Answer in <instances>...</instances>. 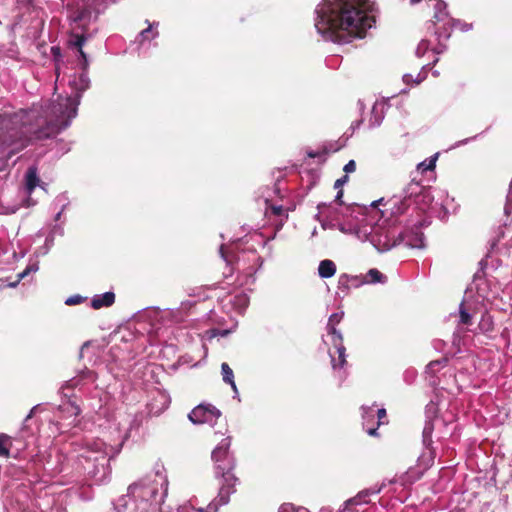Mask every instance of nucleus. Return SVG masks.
Returning a JSON list of instances; mask_svg holds the SVG:
<instances>
[{
	"mask_svg": "<svg viewBox=\"0 0 512 512\" xmlns=\"http://www.w3.org/2000/svg\"><path fill=\"white\" fill-rule=\"evenodd\" d=\"M113 0H77L71 7L69 18L75 25L74 28L83 30V34L75 35L71 44L78 49L80 55V66L82 72L69 78V86L73 94L66 98L58 97L56 103L50 105L44 115H39L38 109L33 107L28 111H20L10 118L0 116V126L8 128L9 124L20 125L19 132L21 136L31 139L48 136L49 133L43 132L42 127L47 125L52 131H60L69 126L71 120L77 115V108L80 103L82 93L89 87L90 80L87 76L89 66L88 58L82 47L87 38L90 24L94 23L99 14L102 13L109 2Z\"/></svg>",
	"mask_w": 512,
	"mask_h": 512,
	"instance_id": "f257e3e1",
	"label": "nucleus"
},
{
	"mask_svg": "<svg viewBox=\"0 0 512 512\" xmlns=\"http://www.w3.org/2000/svg\"><path fill=\"white\" fill-rule=\"evenodd\" d=\"M373 12L371 0H322L315 9L314 26L325 41L349 43L373 26Z\"/></svg>",
	"mask_w": 512,
	"mask_h": 512,
	"instance_id": "f03ea898",
	"label": "nucleus"
},
{
	"mask_svg": "<svg viewBox=\"0 0 512 512\" xmlns=\"http://www.w3.org/2000/svg\"><path fill=\"white\" fill-rule=\"evenodd\" d=\"M129 421L117 428L116 434L111 439L91 438L85 439L77 445V460L84 472L95 483L104 482L109 475V462L119 454L123 443L128 438Z\"/></svg>",
	"mask_w": 512,
	"mask_h": 512,
	"instance_id": "7ed1b4c3",
	"label": "nucleus"
},
{
	"mask_svg": "<svg viewBox=\"0 0 512 512\" xmlns=\"http://www.w3.org/2000/svg\"><path fill=\"white\" fill-rule=\"evenodd\" d=\"M167 491L168 477L162 468L130 485L127 494L119 497L114 506L117 512H164Z\"/></svg>",
	"mask_w": 512,
	"mask_h": 512,
	"instance_id": "20e7f679",
	"label": "nucleus"
},
{
	"mask_svg": "<svg viewBox=\"0 0 512 512\" xmlns=\"http://www.w3.org/2000/svg\"><path fill=\"white\" fill-rule=\"evenodd\" d=\"M342 196L343 192L340 190L333 203L319 204L317 217L323 229L338 228L342 233L356 237L365 215L360 206L344 205L340 201Z\"/></svg>",
	"mask_w": 512,
	"mask_h": 512,
	"instance_id": "39448f33",
	"label": "nucleus"
},
{
	"mask_svg": "<svg viewBox=\"0 0 512 512\" xmlns=\"http://www.w3.org/2000/svg\"><path fill=\"white\" fill-rule=\"evenodd\" d=\"M356 238L362 242L369 241L379 252H386L401 244L403 229L399 222L388 218L378 219L374 224L365 220L356 232Z\"/></svg>",
	"mask_w": 512,
	"mask_h": 512,
	"instance_id": "423d86ee",
	"label": "nucleus"
},
{
	"mask_svg": "<svg viewBox=\"0 0 512 512\" xmlns=\"http://www.w3.org/2000/svg\"><path fill=\"white\" fill-rule=\"evenodd\" d=\"M214 462V474L219 483L217 497L210 502V509L218 510L221 506L228 504L230 496L236 492V485L239 479L234 474L236 466L235 459H223Z\"/></svg>",
	"mask_w": 512,
	"mask_h": 512,
	"instance_id": "0eeeda50",
	"label": "nucleus"
},
{
	"mask_svg": "<svg viewBox=\"0 0 512 512\" xmlns=\"http://www.w3.org/2000/svg\"><path fill=\"white\" fill-rule=\"evenodd\" d=\"M371 206L375 214L374 217L379 215V219L388 218L398 222V217L405 212L409 203H407L405 199H402V196L393 195L388 199L380 198L373 201Z\"/></svg>",
	"mask_w": 512,
	"mask_h": 512,
	"instance_id": "6e6552de",
	"label": "nucleus"
},
{
	"mask_svg": "<svg viewBox=\"0 0 512 512\" xmlns=\"http://www.w3.org/2000/svg\"><path fill=\"white\" fill-rule=\"evenodd\" d=\"M343 316H344L343 311L333 313L329 317V320L327 323L328 336L330 337V341L332 342L333 346L336 349V353L338 354V362H336V358H335L334 354H332L330 352L332 367L334 370H336L338 368L339 369L343 368L346 363V353H345L346 349L343 345V337H342V334L339 331H337L336 327H335L337 324L340 323Z\"/></svg>",
	"mask_w": 512,
	"mask_h": 512,
	"instance_id": "1a4fd4ad",
	"label": "nucleus"
},
{
	"mask_svg": "<svg viewBox=\"0 0 512 512\" xmlns=\"http://www.w3.org/2000/svg\"><path fill=\"white\" fill-rule=\"evenodd\" d=\"M220 416L221 412L219 409L211 404L204 403L197 405L188 414L189 420L195 425L209 424L213 426Z\"/></svg>",
	"mask_w": 512,
	"mask_h": 512,
	"instance_id": "9d476101",
	"label": "nucleus"
},
{
	"mask_svg": "<svg viewBox=\"0 0 512 512\" xmlns=\"http://www.w3.org/2000/svg\"><path fill=\"white\" fill-rule=\"evenodd\" d=\"M443 403L435 402L434 400H431L427 405L425 409V415H426V422L425 426L423 428V443L428 446L431 444L432 439V433L435 427V424L440 422L441 418L439 419L437 417V413L441 410L440 406H442Z\"/></svg>",
	"mask_w": 512,
	"mask_h": 512,
	"instance_id": "9b49d317",
	"label": "nucleus"
},
{
	"mask_svg": "<svg viewBox=\"0 0 512 512\" xmlns=\"http://www.w3.org/2000/svg\"><path fill=\"white\" fill-rule=\"evenodd\" d=\"M380 491L381 488H370L360 491L356 496L345 501L340 512H364V507L370 503V496L376 495Z\"/></svg>",
	"mask_w": 512,
	"mask_h": 512,
	"instance_id": "f8f14e48",
	"label": "nucleus"
},
{
	"mask_svg": "<svg viewBox=\"0 0 512 512\" xmlns=\"http://www.w3.org/2000/svg\"><path fill=\"white\" fill-rule=\"evenodd\" d=\"M402 199H405L410 204L411 199L414 197L415 202L418 204L420 201H430L432 195L431 190L424 188L419 182L412 180L403 190Z\"/></svg>",
	"mask_w": 512,
	"mask_h": 512,
	"instance_id": "ddd939ff",
	"label": "nucleus"
},
{
	"mask_svg": "<svg viewBox=\"0 0 512 512\" xmlns=\"http://www.w3.org/2000/svg\"><path fill=\"white\" fill-rule=\"evenodd\" d=\"M433 3V8L435 10L434 12V24L443 23L444 32L440 33L436 31L435 33L438 34V37L444 36L446 39L449 38L450 34L448 33L446 26L453 24H460L459 21H454L453 19L449 18L448 13L446 12V4L441 0H431Z\"/></svg>",
	"mask_w": 512,
	"mask_h": 512,
	"instance_id": "4468645a",
	"label": "nucleus"
},
{
	"mask_svg": "<svg viewBox=\"0 0 512 512\" xmlns=\"http://www.w3.org/2000/svg\"><path fill=\"white\" fill-rule=\"evenodd\" d=\"M362 418H363V427L366 432L371 436L377 435V426L374 423L375 421V407L372 406H362Z\"/></svg>",
	"mask_w": 512,
	"mask_h": 512,
	"instance_id": "2eb2a0df",
	"label": "nucleus"
},
{
	"mask_svg": "<svg viewBox=\"0 0 512 512\" xmlns=\"http://www.w3.org/2000/svg\"><path fill=\"white\" fill-rule=\"evenodd\" d=\"M37 506L40 512H66L53 496L41 497L37 501Z\"/></svg>",
	"mask_w": 512,
	"mask_h": 512,
	"instance_id": "dca6fc26",
	"label": "nucleus"
},
{
	"mask_svg": "<svg viewBox=\"0 0 512 512\" xmlns=\"http://www.w3.org/2000/svg\"><path fill=\"white\" fill-rule=\"evenodd\" d=\"M403 238L402 243H405V245L410 248L424 247V235L419 229L412 230L406 234L403 232Z\"/></svg>",
	"mask_w": 512,
	"mask_h": 512,
	"instance_id": "f3484780",
	"label": "nucleus"
},
{
	"mask_svg": "<svg viewBox=\"0 0 512 512\" xmlns=\"http://www.w3.org/2000/svg\"><path fill=\"white\" fill-rule=\"evenodd\" d=\"M230 444H231L230 437H226V438L222 439L221 442L212 451V455H211L212 460L217 461V460L234 458L229 453Z\"/></svg>",
	"mask_w": 512,
	"mask_h": 512,
	"instance_id": "a211bd4d",
	"label": "nucleus"
},
{
	"mask_svg": "<svg viewBox=\"0 0 512 512\" xmlns=\"http://www.w3.org/2000/svg\"><path fill=\"white\" fill-rule=\"evenodd\" d=\"M158 26L157 22L150 24L146 29L142 30L135 39V42L141 48L149 43L152 39H155L158 36V31L156 30Z\"/></svg>",
	"mask_w": 512,
	"mask_h": 512,
	"instance_id": "6ab92c4d",
	"label": "nucleus"
},
{
	"mask_svg": "<svg viewBox=\"0 0 512 512\" xmlns=\"http://www.w3.org/2000/svg\"><path fill=\"white\" fill-rule=\"evenodd\" d=\"M115 302V294L113 292H105L100 295H95L91 300V306L94 309L109 307Z\"/></svg>",
	"mask_w": 512,
	"mask_h": 512,
	"instance_id": "aec40b11",
	"label": "nucleus"
},
{
	"mask_svg": "<svg viewBox=\"0 0 512 512\" xmlns=\"http://www.w3.org/2000/svg\"><path fill=\"white\" fill-rule=\"evenodd\" d=\"M336 273V265L332 260L325 259L319 263L318 274L321 278H331Z\"/></svg>",
	"mask_w": 512,
	"mask_h": 512,
	"instance_id": "412c9836",
	"label": "nucleus"
},
{
	"mask_svg": "<svg viewBox=\"0 0 512 512\" xmlns=\"http://www.w3.org/2000/svg\"><path fill=\"white\" fill-rule=\"evenodd\" d=\"M25 180L27 193L31 194L36 186H38L40 181L37 175L36 167L32 166L27 170Z\"/></svg>",
	"mask_w": 512,
	"mask_h": 512,
	"instance_id": "4be33fe9",
	"label": "nucleus"
},
{
	"mask_svg": "<svg viewBox=\"0 0 512 512\" xmlns=\"http://www.w3.org/2000/svg\"><path fill=\"white\" fill-rule=\"evenodd\" d=\"M60 411L67 414L68 418H72L68 425H75L77 416L80 414V408L77 405L72 402H66L60 406Z\"/></svg>",
	"mask_w": 512,
	"mask_h": 512,
	"instance_id": "5701e85b",
	"label": "nucleus"
},
{
	"mask_svg": "<svg viewBox=\"0 0 512 512\" xmlns=\"http://www.w3.org/2000/svg\"><path fill=\"white\" fill-rule=\"evenodd\" d=\"M221 374L223 381L231 386L235 394H238L237 386L234 381V373L233 370L227 363H222L221 365Z\"/></svg>",
	"mask_w": 512,
	"mask_h": 512,
	"instance_id": "b1692460",
	"label": "nucleus"
},
{
	"mask_svg": "<svg viewBox=\"0 0 512 512\" xmlns=\"http://www.w3.org/2000/svg\"><path fill=\"white\" fill-rule=\"evenodd\" d=\"M387 281V277L381 273L378 269L372 268L370 269L364 278V282L367 284H375V283H385Z\"/></svg>",
	"mask_w": 512,
	"mask_h": 512,
	"instance_id": "393cba45",
	"label": "nucleus"
},
{
	"mask_svg": "<svg viewBox=\"0 0 512 512\" xmlns=\"http://www.w3.org/2000/svg\"><path fill=\"white\" fill-rule=\"evenodd\" d=\"M383 104L375 103L372 108V117L370 119V127H377L381 124L383 119L382 113Z\"/></svg>",
	"mask_w": 512,
	"mask_h": 512,
	"instance_id": "a878e982",
	"label": "nucleus"
},
{
	"mask_svg": "<svg viewBox=\"0 0 512 512\" xmlns=\"http://www.w3.org/2000/svg\"><path fill=\"white\" fill-rule=\"evenodd\" d=\"M437 157H438V154H435V155L425 159L424 161L420 162L417 165V170L421 173L433 170L436 166Z\"/></svg>",
	"mask_w": 512,
	"mask_h": 512,
	"instance_id": "bb28decb",
	"label": "nucleus"
},
{
	"mask_svg": "<svg viewBox=\"0 0 512 512\" xmlns=\"http://www.w3.org/2000/svg\"><path fill=\"white\" fill-rule=\"evenodd\" d=\"M38 270V266L36 264L28 266L24 271L20 272L17 275V280L14 282L8 283V287L15 288L18 283L25 278L30 272H36Z\"/></svg>",
	"mask_w": 512,
	"mask_h": 512,
	"instance_id": "cd10ccee",
	"label": "nucleus"
},
{
	"mask_svg": "<svg viewBox=\"0 0 512 512\" xmlns=\"http://www.w3.org/2000/svg\"><path fill=\"white\" fill-rule=\"evenodd\" d=\"M457 419V413L455 411V407H451L446 410L445 413L441 415V420L444 425L454 422Z\"/></svg>",
	"mask_w": 512,
	"mask_h": 512,
	"instance_id": "c85d7f7f",
	"label": "nucleus"
},
{
	"mask_svg": "<svg viewBox=\"0 0 512 512\" xmlns=\"http://www.w3.org/2000/svg\"><path fill=\"white\" fill-rule=\"evenodd\" d=\"M218 510L210 509V504L207 508H195L191 504H184L179 507L178 512H217Z\"/></svg>",
	"mask_w": 512,
	"mask_h": 512,
	"instance_id": "c756f323",
	"label": "nucleus"
},
{
	"mask_svg": "<svg viewBox=\"0 0 512 512\" xmlns=\"http://www.w3.org/2000/svg\"><path fill=\"white\" fill-rule=\"evenodd\" d=\"M249 304V298L246 294H238L234 297V305L241 311Z\"/></svg>",
	"mask_w": 512,
	"mask_h": 512,
	"instance_id": "7c9ffc66",
	"label": "nucleus"
},
{
	"mask_svg": "<svg viewBox=\"0 0 512 512\" xmlns=\"http://www.w3.org/2000/svg\"><path fill=\"white\" fill-rule=\"evenodd\" d=\"M9 440L10 438L7 435H0V455L6 458L9 457V449L7 447Z\"/></svg>",
	"mask_w": 512,
	"mask_h": 512,
	"instance_id": "2f4dec72",
	"label": "nucleus"
},
{
	"mask_svg": "<svg viewBox=\"0 0 512 512\" xmlns=\"http://www.w3.org/2000/svg\"><path fill=\"white\" fill-rule=\"evenodd\" d=\"M446 363H447L446 359L432 361L427 365L426 372L427 373H435V371H437L439 368L444 367L446 365Z\"/></svg>",
	"mask_w": 512,
	"mask_h": 512,
	"instance_id": "473e14b6",
	"label": "nucleus"
},
{
	"mask_svg": "<svg viewBox=\"0 0 512 512\" xmlns=\"http://www.w3.org/2000/svg\"><path fill=\"white\" fill-rule=\"evenodd\" d=\"M43 470L52 475L61 472L62 468L58 463L53 464L50 460H47L43 463Z\"/></svg>",
	"mask_w": 512,
	"mask_h": 512,
	"instance_id": "72a5a7b5",
	"label": "nucleus"
},
{
	"mask_svg": "<svg viewBox=\"0 0 512 512\" xmlns=\"http://www.w3.org/2000/svg\"><path fill=\"white\" fill-rule=\"evenodd\" d=\"M426 78V74L418 73L416 78L413 77L412 74L403 75V81L407 84L413 82L415 84L421 83Z\"/></svg>",
	"mask_w": 512,
	"mask_h": 512,
	"instance_id": "f704fd0d",
	"label": "nucleus"
},
{
	"mask_svg": "<svg viewBox=\"0 0 512 512\" xmlns=\"http://www.w3.org/2000/svg\"><path fill=\"white\" fill-rule=\"evenodd\" d=\"M460 323L463 325H470L472 323V316L464 308V304L460 305Z\"/></svg>",
	"mask_w": 512,
	"mask_h": 512,
	"instance_id": "c9c22d12",
	"label": "nucleus"
},
{
	"mask_svg": "<svg viewBox=\"0 0 512 512\" xmlns=\"http://www.w3.org/2000/svg\"><path fill=\"white\" fill-rule=\"evenodd\" d=\"M429 50V42L427 40H421L416 48V56L423 57Z\"/></svg>",
	"mask_w": 512,
	"mask_h": 512,
	"instance_id": "e433bc0d",
	"label": "nucleus"
},
{
	"mask_svg": "<svg viewBox=\"0 0 512 512\" xmlns=\"http://www.w3.org/2000/svg\"><path fill=\"white\" fill-rule=\"evenodd\" d=\"M375 417L377 418L376 426L377 428L384 423V419L386 418V410L384 408H375Z\"/></svg>",
	"mask_w": 512,
	"mask_h": 512,
	"instance_id": "4c0bfd02",
	"label": "nucleus"
},
{
	"mask_svg": "<svg viewBox=\"0 0 512 512\" xmlns=\"http://www.w3.org/2000/svg\"><path fill=\"white\" fill-rule=\"evenodd\" d=\"M82 300H83V298L80 295H74V296L68 297L65 300V304L66 305H76V304L81 303Z\"/></svg>",
	"mask_w": 512,
	"mask_h": 512,
	"instance_id": "58836bf2",
	"label": "nucleus"
},
{
	"mask_svg": "<svg viewBox=\"0 0 512 512\" xmlns=\"http://www.w3.org/2000/svg\"><path fill=\"white\" fill-rule=\"evenodd\" d=\"M356 169V163L354 160H350L345 166H344V171L346 173H351V172H354Z\"/></svg>",
	"mask_w": 512,
	"mask_h": 512,
	"instance_id": "ea45409f",
	"label": "nucleus"
},
{
	"mask_svg": "<svg viewBox=\"0 0 512 512\" xmlns=\"http://www.w3.org/2000/svg\"><path fill=\"white\" fill-rule=\"evenodd\" d=\"M219 252L221 254V257L227 262L229 263V258H228V255L226 254V251H225V246L224 245H221L220 246V249H219Z\"/></svg>",
	"mask_w": 512,
	"mask_h": 512,
	"instance_id": "a19ab883",
	"label": "nucleus"
},
{
	"mask_svg": "<svg viewBox=\"0 0 512 512\" xmlns=\"http://www.w3.org/2000/svg\"><path fill=\"white\" fill-rule=\"evenodd\" d=\"M347 180H348V177H347V176H343L342 178L338 179V180L335 182V188L340 187V186H341V185H343Z\"/></svg>",
	"mask_w": 512,
	"mask_h": 512,
	"instance_id": "79ce46f5",
	"label": "nucleus"
},
{
	"mask_svg": "<svg viewBox=\"0 0 512 512\" xmlns=\"http://www.w3.org/2000/svg\"><path fill=\"white\" fill-rule=\"evenodd\" d=\"M51 51H52L55 59L57 60L58 57L60 56V48L59 47H52Z\"/></svg>",
	"mask_w": 512,
	"mask_h": 512,
	"instance_id": "37998d69",
	"label": "nucleus"
},
{
	"mask_svg": "<svg viewBox=\"0 0 512 512\" xmlns=\"http://www.w3.org/2000/svg\"><path fill=\"white\" fill-rule=\"evenodd\" d=\"M273 213L276 215H280L283 211L282 206H274L272 207Z\"/></svg>",
	"mask_w": 512,
	"mask_h": 512,
	"instance_id": "c03bdc74",
	"label": "nucleus"
},
{
	"mask_svg": "<svg viewBox=\"0 0 512 512\" xmlns=\"http://www.w3.org/2000/svg\"><path fill=\"white\" fill-rule=\"evenodd\" d=\"M65 205L62 206L61 210L55 215V220L58 221L62 215Z\"/></svg>",
	"mask_w": 512,
	"mask_h": 512,
	"instance_id": "a18cd8bd",
	"label": "nucleus"
},
{
	"mask_svg": "<svg viewBox=\"0 0 512 512\" xmlns=\"http://www.w3.org/2000/svg\"><path fill=\"white\" fill-rule=\"evenodd\" d=\"M470 29H471V26H470L469 24H463V25L461 26V30H462V31H468V30H470Z\"/></svg>",
	"mask_w": 512,
	"mask_h": 512,
	"instance_id": "49530a36",
	"label": "nucleus"
},
{
	"mask_svg": "<svg viewBox=\"0 0 512 512\" xmlns=\"http://www.w3.org/2000/svg\"><path fill=\"white\" fill-rule=\"evenodd\" d=\"M468 141H469V139H465L463 141H460V142L456 143L453 147H458L461 144H466Z\"/></svg>",
	"mask_w": 512,
	"mask_h": 512,
	"instance_id": "de8ad7c7",
	"label": "nucleus"
},
{
	"mask_svg": "<svg viewBox=\"0 0 512 512\" xmlns=\"http://www.w3.org/2000/svg\"><path fill=\"white\" fill-rule=\"evenodd\" d=\"M56 74H57V81H58L60 78V68L58 65L56 66Z\"/></svg>",
	"mask_w": 512,
	"mask_h": 512,
	"instance_id": "09e8293b",
	"label": "nucleus"
},
{
	"mask_svg": "<svg viewBox=\"0 0 512 512\" xmlns=\"http://www.w3.org/2000/svg\"><path fill=\"white\" fill-rule=\"evenodd\" d=\"M344 280L346 281L347 280V276L346 275H342L339 279V283H343Z\"/></svg>",
	"mask_w": 512,
	"mask_h": 512,
	"instance_id": "8fccbe9b",
	"label": "nucleus"
},
{
	"mask_svg": "<svg viewBox=\"0 0 512 512\" xmlns=\"http://www.w3.org/2000/svg\"><path fill=\"white\" fill-rule=\"evenodd\" d=\"M36 408H37V407H34V408L30 411V413H29V414L27 415V417H26V420L32 417V414H33V412H34V410H35Z\"/></svg>",
	"mask_w": 512,
	"mask_h": 512,
	"instance_id": "3c124183",
	"label": "nucleus"
},
{
	"mask_svg": "<svg viewBox=\"0 0 512 512\" xmlns=\"http://www.w3.org/2000/svg\"><path fill=\"white\" fill-rule=\"evenodd\" d=\"M434 51H435L437 54H439V53H441L443 50H442V49H437V48H436V49H434Z\"/></svg>",
	"mask_w": 512,
	"mask_h": 512,
	"instance_id": "603ef678",
	"label": "nucleus"
},
{
	"mask_svg": "<svg viewBox=\"0 0 512 512\" xmlns=\"http://www.w3.org/2000/svg\"><path fill=\"white\" fill-rule=\"evenodd\" d=\"M412 4H416L418 2H420L421 0H410Z\"/></svg>",
	"mask_w": 512,
	"mask_h": 512,
	"instance_id": "864d4df0",
	"label": "nucleus"
},
{
	"mask_svg": "<svg viewBox=\"0 0 512 512\" xmlns=\"http://www.w3.org/2000/svg\"><path fill=\"white\" fill-rule=\"evenodd\" d=\"M60 429H62V432H65V429H63V424H61Z\"/></svg>",
	"mask_w": 512,
	"mask_h": 512,
	"instance_id": "5fc2aeb1",
	"label": "nucleus"
},
{
	"mask_svg": "<svg viewBox=\"0 0 512 512\" xmlns=\"http://www.w3.org/2000/svg\"><path fill=\"white\" fill-rule=\"evenodd\" d=\"M60 429H62V432H65V429H63V424H61Z\"/></svg>",
	"mask_w": 512,
	"mask_h": 512,
	"instance_id": "6e6d98bb",
	"label": "nucleus"
}]
</instances>
